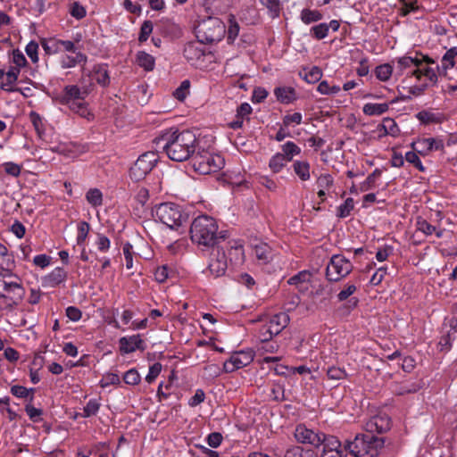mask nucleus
<instances>
[{
  "label": "nucleus",
  "mask_w": 457,
  "mask_h": 457,
  "mask_svg": "<svg viewBox=\"0 0 457 457\" xmlns=\"http://www.w3.org/2000/svg\"><path fill=\"white\" fill-rule=\"evenodd\" d=\"M155 148L162 150L174 162H184L193 158L198 140L192 130H179L175 128L162 130L154 140Z\"/></svg>",
  "instance_id": "obj_1"
},
{
  "label": "nucleus",
  "mask_w": 457,
  "mask_h": 457,
  "mask_svg": "<svg viewBox=\"0 0 457 457\" xmlns=\"http://www.w3.org/2000/svg\"><path fill=\"white\" fill-rule=\"evenodd\" d=\"M189 233L192 242L203 246V250H210V247L217 243L224 242L228 237L226 230L218 231L216 220L205 214L199 215L193 220Z\"/></svg>",
  "instance_id": "obj_2"
},
{
  "label": "nucleus",
  "mask_w": 457,
  "mask_h": 457,
  "mask_svg": "<svg viewBox=\"0 0 457 457\" xmlns=\"http://www.w3.org/2000/svg\"><path fill=\"white\" fill-rule=\"evenodd\" d=\"M384 444V437L366 432L356 435L353 441H347L345 449L354 457H376Z\"/></svg>",
  "instance_id": "obj_3"
},
{
  "label": "nucleus",
  "mask_w": 457,
  "mask_h": 457,
  "mask_svg": "<svg viewBox=\"0 0 457 457\" xmlns=\"http://www.w3.org/2000/svg\"><path fill=\"white\" fill-rule=\"evenodd\" d=\"M154 218L166 225L170 229L179 230L187 220V215L182 208L174 203H162L152 209Z\"/></svg>",
  "instance_id": "obj_4"
},
{
  "label": "nucleus",
  "mask_w": 457,
  "mask_h": 457,
  "mask_svg": "<svg viewBox=\"0 0 457 457\" xmlns=\"http://www.w3.org/2000/svg\"><path fill=\"white\" fill-rule=\"evenodd\" d=\"M195 32L199 43L212 44L220 42L223 38L226 27L220 19L209 16L198 22L195 28Z\"/></svg>",
  "instance_id": "obj_5"
},
{
  "label": "nucleus",
  "mask_w": 457,
  "mask_h": 457,
  "mask_svg": "<svg viewBox=\"0 0 457 457\" xmlns=\"http://www.w3.org/2000/svg\"><path fill=\"white\" fill-rule=\"evenodd\" d=\"M192 164L195 171L201 174H210L220 170L224 165V159L220 154H213L197 145L192 158Z\"/></svg>",
  "instance_id": "obj_6"
},
{
  "label": "nucleus",
  "mask_w": 457,
  "mask_h": 457,
  "mask_svg": "<svg viewBox=\"0 0 457 457\" xmlns=\"http://www.w3.org/2000/svg\"><path fill=\"white\" fill-rule=\"evenodd\" d=\"M158 162V156L154 152H145L139 155L129 169V177L133 181L143 180L154 169Z\"/></svg>",
  "instance_id": "obj_7"
},
{
  "label": "nucleus",
  "mask_w": 457,
  "mask_h": 457,
  "mask_svg": "<svg viewBox=\"0 0 457 457\" xmlns=\"http://www.w3.org/2000/svg\"><path fill=\"white\" fill-rule=\"evenodd\" d=\"M352 262L343 254H334L326 269V278L328 281L337 282L345 278L353 270Z\"/></svg>",
  "instance_id": "obj_8"
},
{
  "label": "nucleus",
  "mask_w": 457,
  "mask_h": 457,
  "mask_svg": "<svg viewBox=\"0 0 457 457\" xmlns=\"http://www.w3.org/2000/svg\"><path fill=\"white\" fill-rule=\"evenodd\" d=\"M87 92L81 90L77 85H67L62 92L54 94L53 100L60 104L70 106L80 100H84Z\"/></svg>",
  "instance_id": "obj_9"
},
{
  "label": "nucleus",
  "mask_w": 457,
  "mask_h": 457,
  "mask_svg": "<svg viewBox=\"0 0 457 457\" xmlns=\"http://www.w3.org/2000/svg\"><path fill=\"white\" fill-rule=\"evenodd\" d=\"M327 434L308 428L304 424H298L295 429V438L297 443L320 447L322 444V437Z\"/></svg>",
  "instance_id": "obj_10"
},
{
  "label": "nucleus",
  "mask_w": 457,
  "mask_h": 457,
  "mask_svg": "<svg viewBox=\"0 0 457 457\" xmlns=\"http://www.w3.org/2000/svg\"><path fill=\"white\" fill-rule=\"evenodd\" d=\"M254 358V353L252 350H242L235 353L227 360L223 364V371L231 373L235 370L249 365Z\"/></svg>",
  "instance_id": "obj_11"
},
{
  "label": "nucleus",
  "mask_w": 457,
  "mask_h": 457,
  "mask_svg": "<svg viewBox=\"0 0 457 457\" xmlns=\"http://www.w3.org/2000/svg\"><path fill=\"white\" fill-rule=\"evenodd\" d=\"M322 451L320 457H345L348 449L343 447L341 441L335 436L326 435L322 437Z\"/></svg>",
  "instance_id": "obj_12"
},
{
  "label": "nucleus",
  "mask_w": 457,
  "mask_h": 457,
  "mask_svg": "<svg viewBox=\"0 0 457 457\" xmlns=\"http://www.w3.org/2000/svg\"><path fill=\"white\" fill-rule=\"evenodd\" d=\"M391 428V419L386 413H378L371 417L365 424V431L374 435L382 434Z\"/></svg>",
  "instance_id": "obj_13"
},
{
  "label": "nucleus",
  "mask_w": 457,
  "mask_h": 457,
  "mask_svg": "<svg viewBox=\"0 0 457 457\" xmlns=\"http://www.w3.org/2000/svg\"><path fill=\"white\" fill-rule=\"evenodd\" d=\"M119 345L120 350L122 353H131L136 350L144 351L145 349V344L141 339L139 334L120 337Z\"/></svg>",
  "instance_id": "obj_14"
},
{
  "label": "nucleus",
  "mask_w": 457,
  "mask_h": 457,
  "mask_svg": "<svg viewBox=\"0 0 457 457\" xmlns=\"http://www.w3.org/2000/svg\"><path fill=\"white\" fill-rule=\"evenodd\" d=\"M0 294L22 300L25 295V288L23 285L4 280L3 275L0 274Z\"/></svg>",
  "instance_id": "obj_15"
},
{
  "label": "nucleus",
  "mask_w": 457,
  "mask_h": 457,
  "mask_svg": "<svg viewBox=\"0 0 457 457\" xmlns=\"http://www.w3.org/2000/svg\"><path fill=\"white\" fill-rule=\"evenodd\" d=\"M423 62H425L426 65L435 63V62L431 58L424 56L422 54L419 55L418 54H416L414 57L405 55L398 58L397 67L402 72L405 69L410 68L411 66H414L417 69L419 66H421Z\"/></svg>",
  "instance_id": "obj_16"
},
{
  "label": "nucleus",
  "mask_w": 457,
  "mask_h": 457,
  "mask_svg": "<svg viewBox=\"0 0 457 457\" xmlns=\"http://www.w3.org/2000/svg\"><path fill=\"white\" fill-rule=\"evenodd\" d=\"M88 76L102 87H107L110 85V75L106 63L95 64Z\"/></svg>",
  "instance_id": "obj_17"
},
{
  "label": "nucleus",
  "mask_w": 457,
  "mask_h": 457,
  "mask_svg": "<svg viewBox=\"0 0 457 457\" xmlns=\"http://www.w3.org/2000/svg\"><path fill=\"white\" fill-rule=\"evenodd\" d=\"M67 278V272L62 267L54 268L50 273L41 278L44 287H56Z\"/></svg>",
  "instance_id": "obj_18"
},
{
  "label": "nucleus",
  "mask_w": 457,
  "mask_h": 457,
  "mask_svg": "<svg viewBox=\"0 0 457 457\" xmlns=\"http://www.w3.org/2000/svg\"><path fill=\"white\" fill-rule=\"evenodd\" d=\"M197 40V42L187 43L184 47V57L193 65L203 59L205 54V50Z\"/></svg>",
  "instance_id": "obj_19"
},
{
  "label": "nucleus",
  "mask_w": 457,
  "mask_h": 457,
  "mask_svg": "<svg viewBox=\"0 0 457 457\" xmlns=\"http://www.w3.org/2000/svg\"><path fill=\"white\" fill-rule=\"evenodd\" d=\"M225 245V249L228 253L229 264L231 266H237L244 262V249L241 245H237L236 242H227L224 239L222 242Z\"/></svg>",
  "instance_id": "obj_20"
},
{
  "label": "nucleus",
  "mask_w": 457,
  "mask_h": 457,
  "mask_svg": "<svg viewBox=\"0 0 457 457\" xmlns=\"http://www.w3.org/2000/svg\"><path fill=\"white\" fill-rule=\"evenodd\" d=\"M418 146V153L422 156H426L430 152L442 150L444 148V143L441 139H436L434 137H422L419 138Z\"/></svg>",
  "instance_id": "obj_21"
},
{
  "label": "nucleus",
  "mask_w": 457,
  "mask_h": 457,
  "mask_svg": "<svg viewBox=\"0 0 457 457\" xmlns=\"http://www.w3.org/2000/svg\"><path fill=\"white\" fill-rule=\"evenodd\" d=\"M313 453L312 449H304L300 445H289L284 450H277L275 457H312Z\"/></svg>",
  "instance_id": "obj_22"
},
{
  "label": "nucleus",
  "mask_w": 457,
  "mask_h": 457,
  "mask_svg": "<svg viewBox=\"0 0 457 457\" xmlns=\"http://www.w3.org/2000/svg\"><path fill=\"white\" fill-rule=\"evenodd\" d=\"M423 62L422 64H424ZM412 75L416 77L418 80L425 79L424 83L429 84V87L435 86L437 83V74L435 69L428 66H419L412 71Z\"/></svg>",
  "instance_id": "obj_23"
},
{
  "label": "nucleus",
  "mask_w": 457,
  "mask_h": 457,
  "mask_svg": "<svg viewBox=\"0 0 457 457\" xmlns=\"http://www.w3.org/2000/svg\"><path fill=\"white\" fill-rule=\"evenodd\" d=\"M87 56L81 51H78L75 55L62 54L60 57V65L62 69L74 68L79 64H86Z\"/></svg>",
  "instance_id": "obj_24"
},
{
  "label": "nucleus",
  "mask_w": 457,
  "mask_h": 457,
  "mask_svg": "<svg viewBox=\"0 0 457 457\" xmlns=\"http://www.w3.org/2000/svg\"><path fill=\"white\" fill-rule=\"evenodd\" d=\"M290 318L287 312L273 315L266 324L272 329L274 335H278L289 324Z\"/></svg>",
  "instance_id": "obj_25"
},
{
  "label": "nucleus",
  "mask_w": 457,
  "mask_h": 457,
  "mask_svg": "<svg viewBox=\"0 0 457 457\" xmlns=\"http://www.w3.org/2000/svg\"><path fill=\"white\" fill-rule=\"evenodd\" d=\"M274 95L283 104H288L296 100V92L291 87H277L274 88Z\"/></svg>",
  "instance_id": "obj_26"
},
{
  "label": "nucleus",
  "mask_w": 457,
  "mask_h": 457,
  "mask_svg": "<svg viewBox=\"0 0 457 457\" xmlns=\"http://www.w3.org/2000/svg\"><path fill=\"white\" fill-rule=\"evenodd\" d=\"M456 56L457 46H453L445 52L441 60V66L436 65L439 74L446 75L447 70L454 66V59Z\"/></svg>",
  "instance_id": "obj_27"
},
{
  "label": "nucleus",
  "mask_w": 457,
  "mask_h": 457,
  "mask_svg": "<svg viewBox=\"0 0 457 457\" xmlns=\"http://www.w3.org/2000/svg\"><path fill=\"white\" fill-rule=\"evenodd\" d=\"M322 71L318 66H312L307 71V68H303V71H299V77L305 80L308 84H315L322 78Z\"/></svg>",
  "instance_id": "obj_28"
},
{
  "label": "nucleus",
  "mask_w": 457,
  "mask_h": 457,
  "mask_svg": "<svg viewBox=\"0 0 457 457\" xmlns=\"http://www.w3.org/2000/svg\"><path fill=\"white\" fill-rule=\"evenodd\" d=\"M6 80L5 82H2L0 85V88L6 92H14V87L12 85L17 81L18 77L20 75V70L18 68H14L11 66L7 72H5Z\"/></svg>",
  "instance_id": "obj_29"
},
{
  "label": "nucleus",
  "mask_w": 457,
  "mask_h": 457,
  "mask_svg": "<svg viewBox=\"0 0 457 457\" xmlns=\"http://www.w3.org/2000/svg\"><path fill=\"white\" fill-rule=\"evenodd\" d=\"M342 303H343L336 309L335 312L337 317L345 318L358 306L359 299L357 297H351L346 302Z\"/></svg>",
  "instance_id": "obj_30"
},
{
  "label": "nucleus",
  "mask_w": 457,
  "mask_h": 457,
  "mask_svg": "<svg viewBox=\"0 0 457 457\" xmlns=\"http://www.w3.org/2000/svg\"><path fill=\"white\" fill-rule=\"evenodd\" d=\"M136 62L138 66L144 68L146 71H151L154 69L155 60L154 56L145 51L137 52Z\"/></svg>",
  "instance_id": "obj_31"
},
{
  "label": "nucleus",
  "mask_w": 457,
  "mask_h": 457,
  "mask_svg": "<svg viewBox=\"0 0 457 457\" xmlns=\"http://www.w3.org/2000/svg\"><path fill=\"white\" fill-rule=\"evenodd\" d=\"M293 170L302 181H307L311 178L310 163L307 161H295Z\"/></svg>",
  "instance_id": "obj_32"
},
{
  "label": "nucleus",
  "mask_w": 457,
  "mask_h": 457,
  "mask_svg": "<svg viewBox=\"0 0 457 457\" xmlns=\"http://www.w3.org/2000/svg\"><path fill=\"white\" fill-rule=\"evenodd\" d=\"M422 385L421 380L401 383L396 386L395 394L399 395L414 394L421 389Z\"/></svg>",
  "instance_id": "obj_33"
},
{
  "label": "nucleus",
  "mask_w": 457,
  "mask_h": 457,
  "mask_svg": "<svg viewBox=\"0 0 457 457\" xmlns=\"http://www.w3.org/2000/svg\"><path fill=\"white\" fill-rule=\"evenodd\" d=\"M389 105L386 103L382 104H375V103H368L365 104L362 111L364 114L369 116H378L388 111Z\"/></svg>",
  "instance_id": "obj_34"
},
{
  "label": "nucleus",
  "mask_w": 457,
  "mask_h": 457,
  "mask_svg": "<svg viewBox=\"0 0 457 457\" xmlns=\"http://www.w3.org/2000/svg\"><path fill=\"white\" fill-rule=\"evenodd\" d=\"M254 253L259 261L267 263L272 260V252L269 245L260 243L254 246Z\"/></svg>",
  "instance_id": "obj_35"
},
{
  "label": "nucleus",
  "mask_w": 457,
  "mask_h": 457,
  "mask_svg": "<svg viewBox=\"0 0 457 457\" xmlns=\"http://www.w3.org/2000/svg\"><path fill=\"white\" fill-rule=\"evenodd\" d=\"M211 253L210 256L214 261H220L222 262H225L226 264H229L228 257L227 251L225 249V245L223 243H217L215 245H212L210 247Z\"/></svg>",
  "instance_id": "obj_36"
},
{
  "label": "nucleus",
  "mask_w": 457,
  "mask_h": 457,
  "mask_svg": "<svg viewBox=\"0 0 457 457\" xmlns=\"http://www.w3.org/2000/svg\"><path fill=\"white\" fill-rule=\"evenodd\" d=\"M280 153L288 162H291L295 155L301 154V148L293 141H287L281 145Z\"/></svg>",
  "instance_id": "obj_37"
},
{
  "label": "nucleus",
  "mask_w": 457,
  "mask_h": 457,
  "mask_svg": "<svg viewBox=\"0 0 457 457\" xmlns=\"http://www.w3.org/2000/svg\"><path fill=\"white\" fill-rule=\"evenodd\" d=\"M228 269V264L220 261H214L210 256L209 265L207 270L215 278L224 276Z\"/></svg>",
  "instance_id": "obj_38"
},
{
  "label": "nucleus",
  "mask_w": 457,
  "mask_h": 457,
  "mask_svg": "<svg viewBox=\"0 0 457 457\" xmlns=\"http://www.w3.org/2000/svg\"><path fill=\"white\" fill-rule=\"evenodd\" d=\"M300 18L304 24H311L320 21L323 18V15L318 10L304 8L301 12Z\"/></svg>",
  "instance_id": "obj_39"
},
{
  "label": "nucleus",
  "mask_w": 457,
  "mask_h": 457,
  "mask_svg": "<svg viewBox=\"0 0 457 457\" xmlns=\"http://www.w3.org/2000/svg\"><path fill=\"white\" fill-rule=\"evenodd\" d=\"M86 200L92 207H99L103 204V193L96 187L90 188L86 193Z\"/></svg>",
  "instance_id": "obj_40"
},
{
  "label": "nucleus",
  "mask_w": 457,
  "mask_h": 457,
  "mask_svg": "<svg viewBox=\"0 0 457 457\" xmlns=\"http://www.w3.org/2000/svg\"><path fill=\"white\" fill-rule=\"evenodd\" d=\"M289 162L280 153L275 154L269 162V167L274 173H278Z\"/></svg>",
  "instance_id": "obj_41"
},
{
  "label": "nucleus",
  "mask_w": 457,
  "mask_h": 457,
  "mask_svg": "<svg viewBox=\"0 0 457 457\" xmlns=\"http://www.w3.org/2000/svg\"><path fill=\"white\" fill-rule=\"evenodd\" d=\"M40 43L46 54L53 55L60 53L59 39L54 37L43 38Z\"/></svg>",
  "instance_id": "obj_42"
},
{
  "label": "nucleus",
  "mask_w": 457,
  "mask_h": 457,
  "mask_svg": "<svg viewBox=\"0 0 457 457\" xmlns=\"http://www.w3.org/2000/svg\"><path fill=\"white\" fill-rule=\"evenodd\" d=\"M101 407L99 400L96 398L90 399L83 408V412L79 415L82 418H89L95 416Z\"/></svg>",
  "instance_id": "obj_43"
},
{
  "label": "nucleus",
  "mask_w": 457,
  "mask_h": 457,
  "mask_svg": "<svg viewBox=\"0 0 457 457\" xmlns=\"http://www.w3.org/2000/svg\"><path fill=\"white\" fill-rule=\"evenodd\" d=\"M14 266V258L7 247L0 243V269Z\"/></svg>",
  "instance_id": "obj_44"
},
{
  "label": "nucleus",
  "mask_w": 457,
  "mask_h": 457,
  "mask_svg": "<svg viewBox=\"0 0 457 457\" xmlns=\"http://www.w3.org/2000/svg\"><path fill=\"white\" fill-rule=\"evenodd\" d=\"M68 107L73 112L79 114L80 117L86 118L88 120L93 118V114L87 109V104L84 102V100H80Z\"/></svg>",
  "instance_id": "obj_45"
},
{
  "label": "nucleus",
  "mask_w": 457,
  "mask_h": 457,
  "mask_svg": "<svg viewBox=\"0 0 457 457\" xmlns=\"http://www.w3.org/2000/svg\"><path fill=\"white\" fill-rule=\"evenodd\" d=\"M375 76L381 81H387L393 73V67L389 63H383L375 68Z\"/></svg>",
  "instance_id": "obj_46"
},
{
  "label": "nucleus",
  "mask_w": 457,
  "mask_h": 457,
  "mask_svg": "<svg viewBox=\"0 0 457 457\" xmlns=\"http://www.w3.org/2000/svg\"><path fill=\"white\" fill-rule=\"evenodd\" d=\"M415 117L421 124L427 125L431 123H438L439 118L436 113L423 110L416 113Z\"/></svg>",
  "instance_id": "obj_47"
},
{
  "label": "nucleus",
  "mask_w": 457,
  "mask_h": 457,
  "mask_svg": "<svg viewBox=\"0 0 457 457\" xmlns=\"http://www.w3.org/2000/svg\"><path fill=\"white\" fill-rule=\"evenodd\" d=\"M22 300L15 299L11 296L0 294V310L12 311Z\"/></svg>",
  "instance_id": "obj_48"
},
{
  "label": "nucleus",
  "mask_w": 457,
  "mask_h": 457,
  "mask_svg": "<svg viewBox=\"0 0 457 457\" xmlns=\"http://www.w3.org/2000/svg\"><path fill=\"white\" fill-rule=\"evenodd\" d=\"M381 127L384 129L385 135L396 137L400 133V129L397 123L391 118H385L383 120Z\"/></svg>",
  "instance_id": "obj_49"
},
{
  "label": "nucleus",
  "mask_w": 457,
  "mask_h": 457,
  "mask_svg": "<svg viewBox=\"0 0 457 457\" xmlns=\"http://www.w3.org/2000/svg\"><path fill=\"white\" fill-rule=\"evenodd\" d=\"M341 87L337 85L330 86L327 80H321L317 87V91L320 95L334 96L340 92Z\"/></svg>",
  "instance_id": "obj_50"
},
{
  "label": "nucleus",
  "mask_w": 457,
  "mask_h": 457,
  "mask_svg": "<svg viewBox=\"0 0 457 457\" xmlns=\"http://www.w3.org/2000/svg\"><path fill=\"white\" fill-rule=\"evenodd\" d=\"M260 3L268 9L269 14L272 19L279 16L281 9L279 0H260Z\"/></svg>",
  "instance_id": "obj_51"
},
{
  "label": "nucleus",
  "mask_w": 457,
  "mask_h": 457,
  "mask_svg": "<svg viewBox=\"0 0 457 457\" xmlns=\"http://www.w3.org/2000/svg\"><path fill=\"white\" fill-rule=\"evenodd\" d=\"M189 90H190V81L188 79H185L175 89V91L173 92V96L177 100L183 102L187 98V96L189 95Z\"/></svg>",
  "instance_id": "obj_52"
},
{
  "label": "nucleus",
  "mask_w": 457,
  "mask_h": 457,
  "mask_svg": "<svg viewBox=\"0 0 457 457\" xmlns=\"http://www.w3.org/2000/svg\"><path fill=\"white\" fill-rule=\"evenodd\" d=\"M310 34L318 40L325 38L328 35L327 22H321L312 26L310 29Z\"/></svg>",
  "instance_id": "obj_53"
},
{
  "label": "nucleus",
  "mask_w": 457,
  "mask_h": 457,
  "mask_svg": "<svg viewBox=\"0 0 457 457\" xmlns=\"http://www.w3.org/2000/svg\"><path fill=\"white\" fill-rule=\"evenodd\" d=\"M354 201L353 198L348 197L345 200V202L337 207V215L339 218H346L350 215L351 212L353 210Z\"/></svg>",
  "instance_id": "obj_54"
},
{
  "label": "nucleus",
  "mask_w": 457,
  "mask_h": 457,
  "mask_svg": "<svg viewBox=\"0 0 457 457\" xmlns=\"http://www.w3.org/2000/svg\"><path fill=\"white\" fill-rule=\"evenodd\" d=\"M310 277L311 274L308 270H302L289 278L287 284L298 287L300 284L308 282L310 280Z\"/></svg>",
  "instance_id": "obj_55"
},
{
  "label": "nucleus",
  "mask_w": 457,
  "mask_h": 457,
  "mask_svg": "<svg viewBox=\"0 0 457 457\" xmlns=\"http://www.w3.org/2000/svg\"><path fill=\"white\" fill-rule=\"evenodd\" d=\"M327 376L331 380H341L347 377L344 368L330 366L327 370Z\"/></svg>",
  "instance_id": "obj_56"
},
{
  "label": "nucleus",
  "mask_w": 457,
  "mask_h": 457,
  "mask_svg": "<svg viewBox=\"0 0 457 457\" xmlns=\"http://www.w3.org/2000/svg\"><path fill=\"white\" fill-rule=\"evenodd\" d=\"M239 25L235 20L234 16L229 19V25L228 29L227 41L228 44H233L239 33Z\"/></svg>",
  "instance_id": "obj_57"
},
{
  "label": "nucleus",
  "mask_w": 457,
  "mask_h": 457,
  "mask_svg": "<svg viewBox=\"0 0 457 457\" xmlns=\"http://www.w3.org/2000/svg\"><path fill=\"white\" fill-rule=\"evenodd\" d=\"M401 15L407 16L411 12L419 11L420 6L417 0H402Z\"/></svg>",
  "instance_id": "obj_58"
},
{
  "label": "nucleus",
  "mask_w": 457,
  "mask_h": 457,
  "mask_svg": "<svg viewBox=\"0 0 457 457\" xmlns=\"http://www.w3.org/2000/svg\"><path fill=\"white\" fill-rule=\"evenodd\" d=\"M415 152H407L405 154V161L411 164H412L418 170L421 172L426 171V168L422 164L419 155Z\"/></svg>",
  "instance_id": "obj_59"
},
{
  "label": "nucleus",
  "mask_w": 457,
  "mask_h": 457,
  "mask_svg": "<svg viewBox=\"0 0 457 457\" xmlns=\"http://www.w3.org/2000/svg\"><path fill=\"white\" fill-rule=\"evenodd\" d=\"M154 25L151 21H145L140 28V33L138 36V41L143 43L145 42L148 38L151 33L153 32Z\"/></svg>",
  "instance_id": "obj_60"
},
{
  "label": "nucleus",
  "mask_w": 457,
  "mask_h": 457,
  "mask_svg": "<svg viewBox=\"0 0 457 457\" xmlns=\"http://www.w3.org/2000/svg\"><path fill=\"white\" fill-rule=\"evenodd\" d=\"M357 290V287L353 284H347L344 289H342L337 295V298L338 302H346L350 299Z\"/></svg>",
  "instance_id": "obj_61"
},
{
  "label": "nucleus",
  "mask_w": 457,
  "mask_h": 457,
  "mask_svg": "<svg viewBox=\"0 0 457 457\" xmlns=\"http://www.w3.org/2000/svg\"><path fill=\"white\" fill-rule=\"evenodd\" d=\"M70 14L77 20H81L86 17L87 11L79 2H73L70 9Z\"/></svg>",
  "instance_id": "obj_62"
},
{
  "label": "nucleus",
  "mask_w": 457,
  "mask_h": 457,
  "mask_svg": "<svg viewBox=\"0 0 457 457\" xmlns=\"http://www.w3.org/2000/svg\"><path fill=\"white\" fill-rule=\"evenodd\" d=\"M89 232V224L87 221H80L78 225L77 244L81 245L84 244Z\"/></svg>",
  "instance_id": "obj_63"
},
{
  "label": "nucleus",
  "mask_w": 457,
  "mask_h": 457,
  "mask_svg": "<svg viewBox=\"0 0 457 457\" xmlns=\"http://www.w3.org/2000/svg\"><path fill=\"white\" fill-rule=\"evenodd\" d=\"M381 175V170L379 169H375L368 177L367 179L361 183V191H367L371 188V187L374 185L377 178H378Z\"/></svg>",
  "instance_id": "obj_64"
}]
</instances>
